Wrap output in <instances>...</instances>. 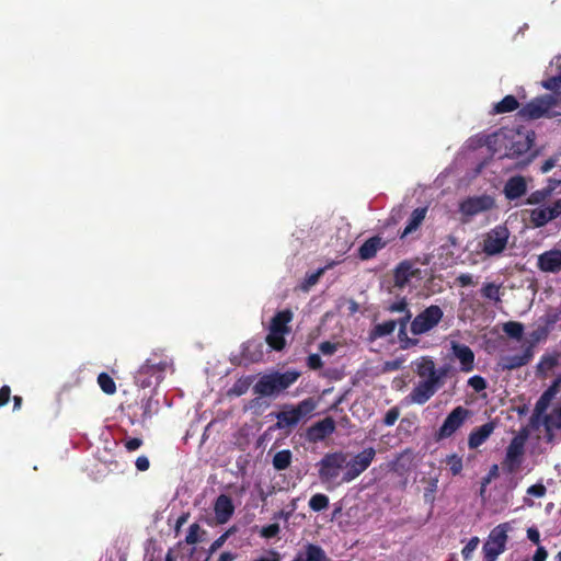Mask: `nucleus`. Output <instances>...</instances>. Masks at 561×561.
Wrapping results in <instances>:
<instances>
[{"label": "nucleus", "instance_id": "nucleus-1", "mask_svg": "<svg viewBox=\"0 0 561 561\" xmlns=\"http://www.w3.org/2000/svg\"><path fill=\"white\" fill-rule=\"evenodd\" d=\"M412 368L420 381L405 400L408 403L423 405L444 386L449 368H437L434 359L427 355L413 360Z\"/></svg>", "mask_w": 561, "mask_h": 561}, {"label": "nucleus", "instance_id": "nucleus-2", "mask_svg": "<svg viewBox=\"0 0 561 561\" xmlns=\"http://www.w3.org/2000/svg\"><path fill=\"white\" fill-rule=\"evenodd\" d=\"M534 137V133L503 127L488 136L486 145L493 153L514 159L530 150Z\"/></svg>", "mask_w": 561, "mask_h": 561}, {"label": "nucleus", "instance_id": "nucleus-3", "mask_svg": "<svg viewBox=\"0 0 561 561\" xmlns=\"http://www.w3.org/2000/svg\"><path fill=\"white\" fill-rule=\"evenodd\" d=\"M348 454L339 450L327 453L317 463L319 480L327 489L344 484L342 474L346 470Z\"/></svg>", "mask_w": 561, "mask_h": 561}, {"label": "nucleus", "instance_id": "nucleus-4", "mask_svg": "<svg viewBox=\"0 0 561 561\" xmlns=\"http://www.w3.org/2000/svg\"><path fill=\"white\" fill-rule=\"evenodd\" d=\"M317 408L312 398L300 401L297 405L285 404L282 411L275 413L276 423L274 428L290 434L304 419H309Z\"/></svg>", "mask_w": 561, "mask_h": 561}, {"label": "nucleus", "instance_id": "nucleus-5", "mask_svg": "<svg viewBox=\"0 0 561 561\" xmlns=\"http://www.w3.org/2000/svg\"><path fill=\"white\" fill-rule=\"evenodd\" d=\"M299 377L297 371L273 373L262 376L253 387L255 394L272 397L288 389Z\"/></svg>", "mask_w": 561, "mask_h": 561}, {"label": "nucleus", "instance_id": "nucleus-6", "mask_svg": "<svg viewBox=\"0 0 561 561\" xmlns=\"http://www.w3.org/2000/svg\"><path fill=\"white\" fill-rule=\"evenodd\" d=\"M167 367V360L147 359L135 374V383L142 389L160 383L164 378Z\"/></svg>", "mask_w": 561, "mask_h": 561}, {"label": "nucleus", "instance_id": "nucleus-7", "mask_svg": "<svg viewBox=\"0 0 561 561\" xmlns=\"http://www.w3.org/2000/svg\"><path fill=\"white\" fill-rule=\"evenodd\" d=\"M557 105V100L551 94L537 96L518 110L517 115L525 121H534L541 117H551V108Z\"/></svg>", "mask_w": 561, "mask_h": 561}, {"label": "nucleus", "instance_id": "nucleus-8", "mask_svg": "<svg viewBox=\"0 0 561 561\" xmlns=\"http://www.w3.org/2000/svg\"><path fill=\"white\" fill-rule=\"evenodd\" d=\"M443 317V309L437 305H431L411 321L410 331L413 335L426 334L439 324Z\"/></svg>", "mask_w": 561, "mask_h": 561}, {"label": "nucleus", "instance_id": "nucleus-9", "mask_svg": "<svg viewBox=\"0 0 561 561\" xmlns=\"http://www.w3.org/2000/svg\"><path fill=\"white\" fill-rule=\"evenodd\" d=\"M510 230L504 225H499L488 231L480 242L481 251L488 256L501 254L507 247Z\"/></svg>", "mask_w": 561, "mask_h": 561}, {"label": "nucleus", "instance_id": "nucleus-10", "mask_svg": "<svg viewBox=\"0 0 561 561\" xmlns=\"http://www.w3.org/2000/svg\"><path fill=\"white\" fill-rule=\"evenodd\" d=\"M507 524H500L493 528L483 545L484 561H496L497 557L504 552L507 542Z\"/></svg>", "mask_w": 561, "mask_h": 561}, {"label": "nucleus", "instance_id": "nucleus-11", "mask_svg": "<svg viewBox=\"0 0 561 561\" xmlns=\"http://www.w3.org/2000/svg\"><path fill=\"white\" fill-rule=\"evenodd\" d=\"M376 450L373 447L365 448L351 460L347 459L346 470L342 474V482H352L368 469L375 459Z\"/></svg>", "mask_w": 561, "mask_h": 561}, {"label": "nucleus", "instance_id": "nucleus-12", "mask_svg": "<svg viewBox=\"0 0 561 561\" xmlns=\"http://www.w3.org/2000/svg\"><path fill=\"white\" fill-rule=\"evenodd\" d=\"M525 442L526 435H518L513 437L508 444L502 461V469L506 473H515L520 468L525 454Z\"/></svg>", "mask_w": 561, "mask_h": 561}, {"label": "nucleus", "instance_id": "nucleus-13", "mask_svg": "<svg viewBox=\"0 0 561 561\" xmlns=\"http://www.w3.org/2000/svg\"><path fill=\"white\" fill-rule=\"evenodd\" d=\"M470 415V411L461 405L456 407L445 419L442 426L438 428V439H444L453 436L457 430H459L467 417Z\"/></svg>", "mask_w": 561, "mask_h": 561}, {"label": "nucleus", "instance_id": "nucleus-14", "mask_svg": "<svg viewBox=\"0 0 561 561\" xmlns=\"http://www.w3.org/2000/svg\"><path fill=\"white\" fill-rule=\"evenodd\" d=\"M494 206L493 197L489 195H481L474 197H468L462 201L459 205V210L462 215L474 216L482 211L492 209Z\"/></svg>", "mask_w": 561, "mask_h": 561}, {"label": "nucleus", "instance_id": "nucleus-15", "mask_svg": "<svg viewBox=\"0 0 561 561\" xmlns=\"http://www.w3.org/2000/svg\"><path fill=\"white\" fill-rule=\"evenodd\" d=\"M335 422L331 416H327L311 425L306 433V437L311 443H318L325 439L334 433Z\"/></svg>", "mask_w": 561, "mask_h": 561}, {"label": "nucleus", "instance_id": "nucleus-16", "mask_svg": "<svg viewBox=\"0 0 561 561\" xmlns=\"http://www.w3.org/2000/svg\"><path fill=\"white\" fill-rule=\"evenodd\" d=\"M537 267L543 273L558 274L561 272V250L551 249L538 255Z\"/></svg>", "mask_w": 561, "mask_h": 561}, {"label": "nucleus", "instance_id": "nucleus-17", "mask_svg": "<svg viewBox=\"0 0 561 561\" xmlns=\"http://www.w3.org/2000/svg\"><path fill=\"white\" fill-rule=\"evenodd\" d=\"M451 353L460 363V370L470 373L474 368V353L466 344L451 342Z\"/></svg>", "mask_w": 561, "mask_h": 561}, {"label": "nucleus", "instance_id": "nucleus-18", "mask_svg": "<svg viewBox=\"0 0 561 561\" xmlns=\"http://www.w3.org/2000/svg\"><path fill=\"white\" fill-rule=\"evenodd\" d=\"M503 193L508 201L520 198L527 193V182L523 175L511 176L503 188Z\"/></svg>", "mask_w": 561, "mask_h": 561}, {"label": "nucleus", "instance_id": "nucleus-19", "mask_svg": "<svg viewBox=\"0 0 561 561\" xmlns=\"http://www.w3.org/2000/svg\"><path fill=\"white\" fill-rule=\"evenodd\" d=\"M214 512L218 524H226L234 512V506L230 496L220 494L214 504Z\"/></svg>", "mask_w": 561, "mask_h": 561}, {"label": "nucleus", "instance_id": "nucleus-20", "mask_svg": "<svg viewBox=\"0 0 561 561\" xmlns=\"http://www.w3.org/2000/svg\"><path fill=\"white\" fill-rule=\"evenodd\" d=\"M534 356L531 346H528L522 354L507 355L501 358L500 366L503 370H514L527 365Z\"/></svg>", "mask_w": 561, "mask_h": 561}, {"label": "nucleus", "instance_id": "nucleus-21", "mask_svg": "<svg viewBox=\"0 0 561 561\" xmlns=\"http://www.w3.org/2000/svg\"><path fill=\"white\" fill-rule=\"evenodd\" d=\"M419 271L413 268V264L409 261L400 262L393 271V283L398 288H404L410 279L416 275Z\"/></svg>", "mask_w": 561, "mask_h": 561}, {"label": "nucleus", "instance_id": "nucleus-22", "mask_svg": "<svg viewBox=\"0 0 561 561\" xmlns=\"http://www.w3.org/2000/svg\"><path fill=\"white\" fill-rule=\"evenodd\" d=\"M495 424L488 422L481 426H478L471 431L468 437V446L470 449H476L486 442V439L494 432Z\"/></svg>", "mask_w": 561, "mask_h": 561}, {"label": "nucleus", "instance_id": "nucleus-23", "mask_svg": "<svg viewBox=\"0 0 561 561\" xmlns=\"http://www.w3.org/2000/svg\"><path fill=\"white\" fill-rule=\"evenodd\" d=\"M387 242L379 236L367 239L358 249V256L363 261L376 256L377 252L386 247Z\"/></svg>", "mask_w": 561, "mask_h": 561}, {"label": "nucleus", "instance_id": "nucleus-24", "mask_svg": "<svg viewBox=\"0 0 561 561\" xmlns=\"http://www.w3.org/2000/svg\"><path fill=\"white\" fill-rule=\"evenodd\" d=\"M293 317L294 314L290 309L276 312L271 320L270 330L280 334H288L290 332L288 323L293 320Z\"/></svg>", "mask_w": 561, "mask_h": 561}, {"label": "nucleus", "instance_id": "nucleus-25", "mask_svg": "<svg viewBox=\"0 0 561 561\" xmlns=\"http://www.w3.org/2000/svg\"><path fill=\"white\" fill-rule=\"evenodd\" d=\"M426 213H427L426 207L415 208L412 211V214L408 220V224L400 237L403 239L407 236L411 234L412 232L416 231L419 229V227L422 225V222L424 221Z\"/></svg>", "mask_w": 561, "mask_h": 561}, {"label": "nucleus", "instance_id": "nucleus-26", "mask_svg": "<svg viewBox=\"0 0 561 561\" xmlns=\"http://www.w3.org/2000/svg\"><path fill=\"white\" fill-rule=\"evenodd\" d=\"M396 327H397L396 320H388L382 323H378L369 332V339L371 341H375L377 339L390 335L396 330Z\"/></svg>", "mask_w": 561, "mask_h": 561}, {"label": "nucleus", "instance_id": "nucleus-27", "mask_svg": "<svg viewBox=\"0 0 561 561\" xmlns=\"http://www.w3.org/2000/svg\"><path fill=\"white\" fill-rule=\"evenodd\" d=\"M529 218L535 228H541L553 220L552 216L548 214L547 206L531 209Z\"/></svg>", "mask_w": 561, "mask_h": 561}, {"label": "nucleus", "instance_id": "nucleus-28", "mask_svg": "<svg viewBox=\"0 0 561 561\" xmlns=\"http://www.w3.org/2000/svg\"><path fill=\"white\" fill-rule=\"evenodd\" d=\"M519 107V103L514 95H506L500 102H497L493 107V113L495 114H504L511 113Z\"/></svg>", "mask_w": 561, "mask_h": 561}, {"label": "nucleus", "instance_id": "nucleus-29", "mask_svg": "<svg viewBox=\"0 0 561 561\" xmlns=\"http://www.w3.org/2000/svg\"><path fill=\"white\" fill-rule=\"evenodd\" d=\"M556 190L554 185H547L541 190H537L533 192L526 199V204L528 205H540L545 201H547Z\"/></svg>", "mask_w": 561, "mask_h": 561}, {"label": "nucleus", "instance_id": "nucleus-30", "mask_svg": "<svg viewBox=\"0 0 561 561\" xmlns=\"http://www.w3.org/2000/svg\"><path fill=\"white\" fill-rule=\"evenodd\" d=\"M291 451L289 449H283L277 451L273 457V467L276 470H285L291 463Z\"/></svg>", "mask_w": 561, "mask_h": 561}, {"label": "nucleus", "instance_id": "nucleus-31", "mask_svg": "<svg viewBox=\"0 0 561 561\" xmlns=\"http://www.w3.org/2000/svg\"><path fill=\"white\" fill-rule=\"evenodd\" d=\"M543 425L547 432L561 430V408H554L550 414H546Z\"/></svg>", "mask_w": 561, "mask_h": 561}, {"label": "nucleus", "instance_id": "nucleus-32", "mask_svg": "<svg viewBox=\"0 0 561 561\" xmlns=\"http://www.w3.org/2000/svg\"><path fill=\"white\" fill-rule=\"evenodd\" d=\"M158 401L153 398L149 397L141 401V422L145 423L147 420H150L154 413L158 411Z\"/></svg>", "mask_w": 561, "mask_h": 561}, {"label": "nucleus", "instance_id": "nucleus-33", "mask_svg": "<svg viewBox=\"0 0 561 561\" xmlns=\"http://www.w3.org/2000/svg\"><path fill=\"white\" fill-rule=\"evenodd\" d=\"M481 295L494 302L501 301V285H496L495 283H485L481 288Z\"/></svg>", "mask_w": 561, "mask_h": 561}, {"label": "nucleus", "instance_id": "nucleus-34", "mask_svg": "<svg viewBox=\"0 0 561 561\" xmlns=\"http://www.w3.org/2000/svg\"><path fill=\"white\" fill-rule=\"evenodd\" d=\"M98 383L106 394H114L116 392V383L107 373H101L98 376Z\"/></svg>", "mask_w": 561, "mask_h": 561}, {"label": "nucleus", "instance_id": "nucleus-35", "mask_svg": "<svg viewBox=\"0 0 561 561\" xmlns=\"http://www.w3.org/2000/svg\"><path fill=\"white\" fill-rule=\"evenodd\" d=\"M285 335L286 334H280L270 330L268 334L266 335V343L271 348L275 351H282L286 345Z\"/></svg>", "mask_w": 561, "mask_h": 561}, {"label": "nucleus", "instance_id": "nucleus-36", "mask_svg": "<svg viewBox=\"0 0 561 561\" xmlns=\"http://www.w3.org/2000/svg\"><path fill=\"white\" fill-rule=\"evenodd\" d=\"M330 501L325 494L317 493L309 500V507L313 512H321L329 507Z\"/></svg>", "mask_w": 561, "mask_h": 561}, {"label": "nucleus", "instance_id": "nucleus-37", "mask_svg": "<svg viewBox=\"0 0 561 561\" xmlns=\"http://www.w3.org/2000/svg\"><path fill=\"white\" fill-rule=\"evenodd\" d=\"M503 331L510 337L520 340L524 333V325L517 321H508L503 324Z\"/></svg>", "mask_w": 561, "mask_h": 561}, {"label": "nucleus", "instance_id": "nucleus-38", "mask_svg": "<svg viewBox=\"0 0 561 561\" xmlns=\"http://www.w3.org/2000/svg\"><path fill=\"white\" fill-rule=\"evenodd\" d=\"M559 364V357L558 355H543L538 365L537 370L538 373H547L549 370H552L556 366Z\"/></svg>", "mask_w": 561, "mask_h": 561}, {"label": "nucleus", "instance_id": "nucleus-39", "mask_svg": "<svg viewBox=\"0 0 561 561\" xmlns=\"http://www.w3.org/2000/svg\"><path fill=\"white\" fill-rule=\"evenodd\" d=\"M398 339L401 350H410L419 345L420 340L408 336L407 329H399Z\"/></svg>", "mask_w": 561, "mask_h": 561}, {"label": "nucleus", "instance_id": "nucleus-40", "mask_svg": "<svg viewBox=\"0 0 561 561\" xmlns=\"http://www.w3.org/2000/svg\"><path fill=\"white\" fill-rule=\"evenodd\" d=\"M307 559L305 561H327L324 550L317 545H309L307 547Z\"/></svg>", "mask_w": 561, "mask_h": 561}, {"label": "nucleus", "instance_id": "nucleus-41", "mask_svg": "<svg viewBox=\"0 0 561 561\" xmlns=\"http://www.w3.org/2000/svg\"><path fill=\"white\" fill-rule=\"evenodd\" d=\"M446 465L453 476H458L462 471V458L457 454H453L446 458Z\"/></svg>", "mask_w": 561, "mask_h": 561}, {"label": "nucleus", "instance_id": "nucleus-42", "mask_svg": "<svg viewBox=\"0 0 561 561\" xmlns=\"http://www.w3.org/2000/svg\"><path fill=\"white\" fill-rule=\"evenodd\" d=\"M251 382H252V377H250V376L240 378L234 382V385L231 389V392L238 397L242 396L248 391L249 387L251 386Z\"/></svg>", "mask_w": 561, "mask_h": 561}, {"label": "nucleus", "instance_id": "nucleus-43", "mask_svg": "<svg viewBox=\"0 0 561 561\" xmlns=\"http://www.w3.org/2000/svg\"><path fill=\"white\" fill-rule=\"evenodd\" d=\"M550 402L551 401L548 398L541 394L535 404L534 414L531 419L535 420L540 417L549 408Z\"/></svg>", "mask_w": 561, "mask_h": 561}, {"label": "nucleus", "instance_id": "nucleus-44", "mask_svg": "<svg viewBox=\"0 0 561 561\" xmlns=\"http://www.w3.org/2000/svg\"><path fill=\"white\" fill-rule=\"evenodd\" d=\"M205 533L204 530H202L201 526L196 523L192 524L190 527H188V531H187V535L185 537V542L187 545H195L201 539H199V533Z\"/></svg>", "mask_w": 561, "mask_h": 561}, {"label": "nucleus", "instance_id": "nucleus-45", "mask_svg": "<svg viewBox=\"0 0 561 561\" xmlns=\"http://www.w3.org/2000/svg\"><path fill=\"white\" fill-rule=\"evenodd\" d=\"M231 534V530H227L225 531L222 535H220L216 540L213 541V543L210 545L209 549H208V557L206 558L205 561H208L210 556H213L218 549H220L225 542L227 541V539L229 538Z\"/></svg>", "mask_w": 561, "mask_h": 561}, {"label": "nucleus", "instance_id": "nucleus-46", "mask_svg": "<svg viewBox=\"0 0 561 561\" xmlns=\"http://www.w3.org/2000/svg\"><path fill=\"white\" fill-rule=\"evenodd\" d=\"M480 540L478 537H472L467 545L462 548L461 554L465 560H469L473 551L478 548Z\"/></svg>", "mask_w": 561, "mask_h": 561}, {"label": "nucleus", "instance_id": "nucleus-47", "mask_svg": "<svg viewBox=\"0 0 561 561\" xmlns=\"http://www.w3.org/2000/svg\"><path fill=\"white\" fill-rule=\"evenodd\" d=\"M468 385L476 391V392H480V391H483L488 383H486V380L479 376V375H474L472 377L469 378L468 380Z\"/></svg>", "mask_w": 561, "mask_h": 561}, {"label": "nucleus", "instance_id": "nucleus-48", "mask_svg": "<svg viewBox=\"0 0 561 561\" xmlns=\"http://www.w3.org/2000/svg\"><path fill=\"white\" fill-rule=\"evenodd\" d=\"M280 528H279V525L274 523V524H270L267 526H264L262 527L261 531H260V535L263 537V538H274L278 535Z\"/></svg>", "mask_w": 561, "mask_h": 561}, {"label": "nucleus", "instance_id": "nucleus-49", "mask_svg": "<svg viewBox=\"0 0 561 561\" xmlns=\"http://www.w3.org/2000/svg\"><path fill=\"white\" fill-rule=\"evenodd\" d=\"M400 411L397 407L389 409L383 417V424L386 426H392L399 419Z\"/></svg>", "mask_w": 561, "mask_h": 561}, {"label": "nucleus", "instance_id": "nucleus-50", "mask_svg": "<svg viewBox=\"0 0 561 561\" xmlns=\"http://www.w3.org/2000/svg\"><path fill=\"white\" fill-rule=\"evenodd\" d=\"M542 87L550 91H556L561 88V77L552 76L542 81Z\"/></svg>", "mask_w": 561, "mask_h": 561}, {"label": "nucleus", "instance_id": "nucleus-51", "mask_svg": "<svg viewBox=\"0 0 561 561\" xmlns=\"http://www.w3.org/2000/svg\"><path fill=\"white\" fill-rule=\"evenodd\" d=\"M142 439L138 437H130L124 440V446L127 451H135L142 446Z\"/></svg>", "mask_w": 561, "mask_h": 561}, {"label": "nucleus", "instance_id": "nucleus-52", "mask_svg": "<svg viewBox=\"0 0 561 561\" xmlns=\"http://www.w3.org/2000/svg\"><path fill=\"white\" fill-rule=\"evenodd\" d=\"M388 310L390 312H403V313H407V310H410V309L408 308L407 299L405 298H401L399 301H396V302L391 304L388 307Z\"/></svg>", "mask_w": 561, "mask_h": 561}, {"label": "nucleus", "instance_id": "nucleus-53", "mask_svg": "<svg viewBox=\"0 0 561 561\" xmlns=\"http://www.w3.org/2000/svg\"><path fill=\"white\" fill-rule=\"evenodd\" d=\"M307 365L310 369L317 370L320 369L323 366V362L318 354H310L307 357Z\"/></svg>", "mask_w": 561, "mask_h": 561}, {"label": "nucleus", "instance_id": "nucleus-54", "mask_svg": "<svg viewBox=\"0 0 561 561\" xmlns=\"http://www.w3.org/2000/svg\"><path fill=\"white\" fill-rule=\"evenodd\" d=\"M547 492V489L543 484L541 483H537V484H533L530 485L528 489H527V493L529 495H533V496H536V497H542L545 496Z\"/></svg>", "mask_w": 561, "mask_h": 561}, {"label": "nucleus", "instance_id": "nucleus-55", "mask_svg": "<svg viewBox=\"0 0 561 561\" xmlns=\"http://www.w3.org/2000/svg\"><path fill=\"white\" fill-rule=\"evenodd\" d=\"M11 398V388L7 385L0 388V408L8 404Z\"/></svg>", "mask_w": 561, "mask_h": 561}, {"label": "nucleus", "instance_id": "nucleus-56", "mask_svg": "<svg viewBox=\"0 0 561 561\" xmlns=\"http://www.w3.org/2000/svg\"><path fill=\"white\" fill-rule=\"evenodd\" d=\"M319 350L323 355H332L336 351V344L325 341L320 344Z\"/></svg>", "mask_w": 561, "mask_h": 561}, {"label": "nucleus", "instance_id": "nucleus-57", "mask_svg": "<svg viewBox=\"0 0 561 561\" xmlns=\"http://www.w3.org/2000/svg\"><path fill=\"white\" fill-rule=\"evenodd\" d=\"M548 214L552 216L553 219L558 218L561 215V198L557 199L551 206H547Z\"/></svg>", "mask_w": 561, "mask_h": 561}, {"label": "nucleus", "instance_id": "nucleus-58", "mask_svg": "<svg viewBox=\"0 0 561 561\" xmlns=\"http://www.w3.org/2000/svg\"><path fill=\"white\" fill-rule=\"evenodd\" d=\"M136 468L137 470L139 471H146L149 469L150 467V461L148 459V457L146 456H139L137 459H136Z\"/></svg>", "mask_w": 561, "mask_h": 561}, {"label": "nucleus", "instance_id": "nucleus-59", "mask_svg": "<svg viewBox=\"0 0 561 561\" xmlns=\"http://www.w3.org/2000/svg\"><path fill=\"white\" fill-rule=\"evenodd\" d=\"M254 561H280V556L275 550H270L266 556H262Z\"/></svg>", "mask_w": 561, "mask_h": 561}, {"label": "nucleus", "instance_id": "nucleus-60", "mask_svg": "<svg viewBox=\"0 0 561 561\" xmlns=\"http://www.w3.org/2000/svg\"><path fill=\"white\" fill-rule=\"evenodd\" d=\"M412 313L410 310H407V313H404L401 318H399L397 321V325H399V329H407L408 323H411Z\"/></svg>", "mask_w": 561, "mask_h": 561}, {"label": "nucleus", "instance_id": "nucleus-61", "mask_svg": "<svg viewBox=\"0 0 561 561\" xmlns=\"http://www.w3.org/2000/svg\"><path fill=\"white\" fill-rule=\"evenodd\" d=\"M457 282L460 286L467 287L473 285V278L470 274H460L457 277Z\"/></svg>", "mask_w": 561, "mask_h": 561}, {"label": "nucleus", "instance_id": "nucleus-62", "mask_svg": "<svg viewBox=\"0 0 561 561\" xmlns=\"http://www.w3.org/2000/svg\"><path fill=\"white\" fill-rule=\"evenodd\" d=\"M527 538H528L531 542H534V543L538 545V543H539V541H540V534H539L538 529H537V528H534V527L528 528V529H527Z\"/></svg>", "mask_w": 561, "mask_h": 561}, {"label": "nucleus", "instance_id": "nucleus-63", "mask_svg": "<svg viewBox=\"0 0 561 561\" xmlns=\"http://www.w3.org/2000/svg\"><path fill=\"white\" fill-rule=\"evenodd\" d=\"M497 477H499V466L493 465L490 468L488 476L485 478H483V484L490 483L492 479H495Z\"/></svg>", "mask_w": 561, "mask_h": 561}, {"label": "nucleus", "instance_id": "nucleus-64", "mask_svg": "<svg viewBox=\"0 0 561 561\" xmlns=\"http://www.w3.org/2000/svg\"><path fill=\"white\" fill-rule=\"evenodd\" d=\"M548 557V552L543 547H538L534 557L533 561H546Z\"/></svg>", "mask_w": 561, "mask_h": 561}]
</instances>
